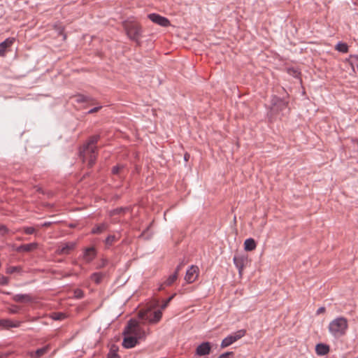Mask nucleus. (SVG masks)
I'll return each mask as SVG.
<instances>
[{
	"instance_id": "c85d7f7f",
	"label": "nucleus",
	"mask_w": 358,
	"mask_h": 358,
	"mask_svg": "<svg viewBox=\"0 0 358 358\" xmlns=\"http://www.w3.org/2000/svg\"><path fill=\"white\" fill-rule=\"evenodd\" d=\"M74 296L77 299H82L84 296V293L81 289H77L74 291Z\"/></svg>"
},
{
	"instance_id": "9d476101",
	"label": "nucleus",
	"mask_w": 358,
	"mask_h": 358,
	"mask_svg": "<svg viewBox=\"0 0 358 358\" xmlns=\"http://www.w3.org/2000/svg\"><path fill=\"white\" fill-rule=\"evenodd\" d=\"M124 338L122 341V346L124 348L129 349L132 348L136 345L138 343V339L136 337L133 336L131 334H124Z\"/></svg>"
},
{
	"instance_id": "72a5a7b5",
	"label": "nucleus",
	"mask_w": 358,
	"mask_h": 358,
	"mask_svg": "<svg viewBox=\"0 0 358 358\" xmlns=\"http://www.w3.org/2000/svg\"><path fill=\"white\" fill-rule=\"evenodd\" d=\"M128 210L127 208H116L111 212V215H113L115 214H120L122 212H123L124 210Z\"/></svg>"
},
{
	"instance_id": "aec40b11",
	"label": "nucleus",
	"mask_w": 358,
	"mask_h": 358,
	"mask_svg": "<svg viewBox=\"0 0 358 358\" xmlns=\"http://www.w3.org/2000/svg\"><path fill=\"white\" fill-rule=\"evenodd\" d=\"M37 245H38L36 243H29V244L22 245L18 248L17 251H19V252H22V251L30 252V251L36 249L37 248Z\"/></svg>"
},
{
	"instance_id": "f3484780",
	"label": "nucleus",
	"mask_w": 358,
	"mask_h": 358,
	"mask_svg": "<svg viewBox=\"0 0 358 358\" xmlns=\"http://www.w3.org/2000/svg\"><path fill=\"white\" fill-rule=\"evenodd\" d=\"M315 351L318 355H325L329 352V347L326 344L319 343L315 347Z\"/></svg>"
},
{
	"instance_id": "79ce46f5",
	"label": "nucleus",
	"mask_w": 358,
	"mask_h": 358,
	"mask_svg": "<svg viewBox=\"0 0 358 358\" xmlns=\"http://www.w3.org/2000/svg\"><path fill=\"white\" fill-rule=\"evenodd\" d=\"M9 311H10V313L15 314V313H17L18 312V308H17V307L15 306V307L10 308Z\"/></svg>"
},
{
	"instance_id": "0eeeda50",
	"label": "nucleus",
	"mask_w": 358,
	"mask_h": 358,
	"mask_svg": "<svg viewBox=\"0 0 358 358\" xmlns=\"http://www.w3.org/2000/svg\"><path fill=\"white\" fill-rule=\"evenodd\" d=\"M199 275V268L196 266L192 265L187 271L185 280L187 283L194 282Z\"/></svg>"
},
{
	"instance_id": "de8ad7c7",
	"label": "nucleus",
	"mask_w": 358,
	"mask_h": 358,
	"mask_svg": "<svg viewBox=\"0 0 358 358\" xmlns=\"http://www.w3.org/2000/svg\"><path fill=\"white\" fill-rule=\"evenodd\" d=\"M357 144H358V140H357Z\"/></svg>"
},
{
	"instance_id": "393cba45",
	"label": "nucleus",
	"mask_w": 358,
	"mask_h": 358,
	"mask_svg": "<svg viewBox=\"0 0 358 358\" xmlns=\"http://www.w3.org/2000/svg\"><path fill=\"white\" fill-rule=\"evenodd\" d=\"M107 229V225L105 223H102L96 227H94L92 230V234H101Z\"/></svg>"
},
{
	"instance_id": "473e14b6",
	"label": "nucleus",
	"mask_w": 358,
	"mask_h": 358,
	"mask_svg": "<svg viewBox=\"0 0 358 358\" xmlns=\"http://www.w3.org/2000/svg\"><path fill=\"white\" fill-rule=\"evenodd\" d=\"M122 169H123V166H120V165L115 166L113 168L112 173L113 174H118L120 173V170Z\"/></svg>"
},
{
	"instance_id": "6e6552de",
	"label": "nucleus",
	"mask_w": 358,
	"mask_h": 358,
	"mask_svg": "<svg viewBox=\"0 0 358 358\" xmlns=\"http://www.w3.org/2000/svg\"><path fill=\"white\" fill-rule=\"evenodd\" d=\"M76 246V242H68L62 243L57 250V253L59 255H68L75 249Z\"/></svg>"
},
{
	"instance_id": "a211bd4d",
	"label": "nucleus",
	"mask_w": 358,
	"mask_h": 358,
	"mask_svg": "<svg viewBox=\"0 0 358 358\" xmlns=\"http://www.w3.org/2000/svg\"><path fill=\"white\" fill-rule=\"evenodd\" d=\"M13 299L16 302H29L31 301L30 295L27 294H17L13 296Z\"/></svg>"
},
{
	"instance_id": "c9c22d12",
	"label": "nucleus",
	"mask_w": 358,
	"mask_h": 358,
	"mask_svg": "<svg viewBox=\"0 0 358 358\" xmlns=\"http://www.w3.org/2000/svg\"><path fill=\"white\" fill-rule=\"evenodd\" d=\"M65 317L63 313H55V316L53 318L56 320H63Z\"/></svg>"
},
{
	"instance_id": "4c0bfd02",
	"label": "nucleus",
	"mask_w": 358,
	"mask_h": 358,
	"mask_svg": "<svg viewBox=\"0 0 358 358\" xmlns=\"http://www.w3.org/2000/svg\"><path fill=\"white\" fill-rule=\"evenodd\" d=\"M233 355L232 352H225V353L220 355L218 358H228L229 355Z\"/></svg>"
},
{
	"instance_id": "2f4dec72",
	"label": "nucleus",
	"mask_w": 358,
	"mask_h": 358,
	"mask_svg": "<svg viewBox=\"0 0 358 358\" xmlns=\"http://www.w3.org/2000/svg\"><path fill=\"white\" fill-rule=\"evenodd\" d=\"M87 101V97L84 95H78L76 96V101L78 103L85 102Z\"/></svg>"
},
{
	"instance_id": "f257e3e1",
	"label": "nucleus",
	"mask_w": 358,
	"mask_h": 358,
	"mask_svg": "<svg viewBox=\"0 0 358 358\" xmlns=\"http://www.w3.org/2000/svg\"><path fill=\"white\" fill-rule=\"evenodd\" d=\"M99 135L92 136L89 141L83 145L80 150V156L84 162L87 161L88 166H92L96 162L97 147L96 144L99 141Z\"/></svg>"
},
{
	"instance_id": "2eb2a0df",
	"label": "nucleus",
	"mask_w": 358,
	"mask_h": 358,
	"mask_svg": "<svg viewBox=\"0 0 358 358\" xmlns=\"http://www.w3.org/2000/svg\"><path fill=\"white\" fill-rule=\"evenodd\" d=\"M20 325V322L13 321L8 319H0V327L6 329L18 327Z\"/></svg>"
},
{
	"instance_id": "a878e982",
	"label": "nucleus",
	"mask_w": 358,
	"mask_h": 358,
	"mask_svg": "<svg viewBox=\"0 0 358 358\" xmlns=\"http://www.w3.org/2000/svg\"><path fill=\"white\" fill-rule=\"evenodd\" d=\"M178 278L177 272H174L172 275H171L165 281V285L166 286L171 285Z\"/></svg>"
},
{
	"instance_id": "7ed1b4c3",
	"label": "nucleus",
	"mask_w": 358,
	"mask_h": 358,
	"mask_svg": "<svg viewBox=\"0 0 358 358\" xmlns=\"http://www.w3.org/2000/svg\"><path fill=\"white\" fill-rule=\"evenodd\" d=\"M141 322H138L136 320H130L128 322V324L125 327L123 334H131L133 336L136 337L138 340L145 339L146 337V332L141 327Z\"/></svg>"
},
{
	"instance_id": "ddd939ff",
	"label": "nucleus",
	"mask_w": 358,
	"mask_h": 358,
	"mask_svg": "<svg viewBox=\"0 0 358 358\" xmlns=\"http://www.w3.org/2000/svg\"><path fill=\"white\" fill-rule=\"evenodd\" d=\"M248 259L244 255H236L234 257V263L236 268L238 269L239 273H241L245 263L247 262Z\"/></svg>"
},
{
	"instance_id": "1a4fd4ad",
	"label": "nucleus",
	"mask_w": 358,
	"mask_h": 358,
	"mask_svg": "<svg viewBox=\"0 0 358 358\" xmlns=\"http://www.w3.org/2000/svg\"><path fill=\"white\" fill-rule=\"evenodd\" d=\"M148 17L152 22L162 27H167L170 24V22L166 17H162L156 13L150 14Z\"/></svg>"
},
{
	"instance_id": "a19ab883",
	"label": "nucleus",
	"mask_w": 358,
	"mask_h": 358,
	"mask_svg": "<svg viewBox=\"0 0 358 358\" xmlns=\"http://www.w3.org/2000/svg\"><path fill=\"white\" fill-rule=\"evenodd\" d=\"M101 108V106H98V107H94L92 109H90L89 111H88V113L91 114V113H96L97 112L100 108Z\"/></svg>"
},
{
	"instance_id": "c03bdc74",
	"label": "nucleus",
	"mask_w": 358,
	"mask_h": 358,
	"mask_svg": "<svg viewBox=\"0 0 358 358\" xmlns=\"http://www.w3.org/2000/svg\"><path fill=\"white\" fill-rule=\"evenodd\" d=\"M50 222H44L43 224H41V227H48L50 226Z\"/></svg>"
},
{
	"instance_id": "423d86ee",
	"label": "nucleus",
	"mask_w": 358,
	"mask_h": 358,
	"mask_svg": "<svg viewBox=\"0 0 358 358\" xmlns=\"http://www.w3.org/2000/svg\"><path fill=\"white\" fill-rule=\"evenodd\" d=\"M245 333L244 330H239L235 334L227 336L222 340L221 347L224 348L229 346L238 339L241 338L245 335Z\"/></svg>"
},
{
	"instance_id": "f8f14e48",
	"label": "nucleus",
	"mask_w": 358,
	"mask_h": 358,
	"mask_svg": "<svg viewBox=\"0 0 358 358\" xmlns=\"http://www.w3.org/2000/svg\"><path fill=\"white\" fill-rule=\"evenodd\" d=\"M96 252L94 247L87 248L83 252V258L86 263H90L96 257Z\"/></svg>"
},
{
	"instance_id": "bb28decb",
	"label": "nucleus",
	"mask_w": 358,
	"mask_h": 358,
	"mask_svg": "<svg viewBox=\"0 0 358 358\" xmlns=\"http://www.w3.org/2000/svg\"><path fill=\"white\" fill-rule=\"evenodd\" d=\"M115 241V236L113 235L108 236L106 239V244L111 245Z\"/></svg>"
},
{
	"instance_id": "37998d69",
	"label": "nucleus",
	"mask_w": 358,
	"mask_h": 358,
	"mask_svg": "<svg viewBox=\"0 0 358 358\" xmlns=\"http://www.w3.org/2000/svg\"><path fill=\"white\" fill-rule=\"evenodd\" d=\"M325 311V308L324 307H320V308L317 309V315H320L321 313H323Z\"/></svg>"
},
{
	"instance_id": "412c9836",
	"label": "nucleus",
	"mask_w": 358,
	"mask_h": 358,
	"mask_svg": "<svg viewBox=\"0 0 358 358\" xmlns=\"http://www.w3.org/2000/svg\"><path fill=\"white\" fill-rule=\"evenodd\" d=\"M256 248V243L252 238H248L244 242V249L246 251H252Z\"/></svg>"
},
{
	"instance_id": "4468645a",
	"label": "nucleus",
	"mask_w": 358,
	"mask_h": 358,
	"mask_svg": "<svg viewBox=\"0 0 358 358\" xmlns=\"http://www.w3.org/2000/svg\"><path fill=\"white\" fill-rule=\"evenodd\" d=\"M273 101V106L272 107H270V111H278V110H282L284 108L287 107V103L277 97H274L272 100Z\"/></svg>"
},
{
	"instance_id": "20e7f679",
	"label": "nucleus",
	"mask_w": 358,
	"mask_h": 358,
	"mask_svg": "<svg viewBox=\"0 0 358 358\" xmlns=\"http://www.w3.org/2000/svg\"><path fill=\"white\" fill-rule=\"evenodd\" d=\"M138 315L142 324H155L161 320L162 313L160 310H152L151 308H146L141 310Z\"/></svg>"
},
{
	"instance_id": "9b49d317",
	"label": "nucleus",
	"mask_w": 358,
	"mask_h": 358,
	"mask_svg": "<svg viewBox=\"0 0 358 358\" xmlns=\"http://www.w3.org/2000/svg\"><path fill=\"white\" fill-rule=\"evenodd\" d=\"M211 345L209 342H203L196 350V353L199 356L207 355L210 352Z\"/></svg>"
},
{
	"instance_id": "49530a36",
	"label": "nucleus",
	"mask_w": 358,
	"mask_h": 358,
	"mask_svg": "<svg viewBox=\"0 0 358 358\" xmlns=\"http://www.w3.org/2000/svg\"><path fill=\"white\" fill-rule=\"evenodd\" d=\"M187 155H185V159L187 160Z\"/></svg>"
},
{
	"instance_id": "39448f33",
	"label": "nucleus",
	"mask_w": 358,
	"mask_h": 358,
	"mask_svg": "<svg viewBox=\"0 0 358 358\" xmlns=\"http://www.w3.org/2000/svg\"><path fill=\"white\" fill-rule=\"evenodd\" d=\"M124 29L126 30L127 36L133 41H137L141 35V28L136 23H128L124 24Z\"/></svg>"
},
{
	"instance_id": "6ab92c4d",
	"label": "nucleus",
	"mask_w": 358,
	"mask_h": 358,
	"mask_svg": "<svg viewBox=\"0 0 358 358\" xmlns=\"http://www.w3.org/2000/svg\"><path fill=\"white\" fill-rule=\"evenodd\" d=\"M49 350V346L46 345L45 347H43L41 348H39L36 350L34 352H31V357L32 358H39L46 354Z\"/></svg>"
},
{
	"instance_id": "a18cd8bd",
	"label": "nucleus",
	"mask_w": 358,
	"mask_h": 358,
	"mask_svg": "<svg viewBox=\"0 0 358 358\" xmlns=\"http://www.w3.org/2000/svg\"><path fill=\"white\" fill-rule=\"evenodd\" d=\"M181 268V265H178L175 271V272H177V275H178V272Z\"/></svg>"
},
{
	"instance_id": "58836bf2",
	"label": "nucleus",
	"mask_w": 358,
	"mask_h": 358,
	"mask_svg": "<svg viewBox=\"0 0 358 358\" xmlns=\"http://www.w3.org/2000/svg\"><path fill=\"white\" fill-rule=\"evenodd\" d=\"M108 358H120V357L115 352H110L108 355Z\"/></svg>"
},
{
	"instance_id": "ea45409f",
	"label": "nucleus",
	"mask_w": 358,
	"mask_h": 358,
	"mask_svg": "<svg viewBox=\"0 0 358 358\" xmlns=\"http://www.w3.org/2000/svg\"><path fill=\"white\" fill-rule=\"evenodd\" d=\"M173 296H171V297H169V299H167V300L164 303V304H162V309H164V308H166V306H168V304H169V303L170 302V301L173 299Z\"/></svg>"
},
{
	"instance_id": "dca6fc26",
	"label": "nucleus",
	"mask_w": 358,
	"mask_h": 358,
	"mask_svg": "<svg viewBox=\"0 0 358 358\" xmlns=\"http://www.w3.org/2000/svg\"><path fill=\"white\" fill-rule=\"evenodd\" d=\"M14 41V38H8L0 43V56L4 55L6 48L11 46Z\"/></svg>"
},
{
	"instance_id": "4be33fe9",
	"label": "nucleus",
	"mask_w": 358,
	"mask_h": 358,
	"mask_svg": "<svg viewBox=\"0 0 358 358\" xmlns=\"http://www.w3.org/2000/svg\"><path fill=\"white\" fill-rule=\"evenodd\" d=\"M105 274L101 272H96L91 275V280L94 281L96 284H99L102 281L104 278Z\"/></svg>"
},
{
	"instance_id": "f03ea898",
	"label": "nucleus",
	"mask_w": 358,
	"mask_h": 358,
	"mask_svg": "<svg viewBox=\"0 0 358 358\" xmlns=\"http://www.w3.org/2000/svg\"><path fill=\"white\" fill-rule=\"evenodd\" d=\"M348 328V320L344 317H338L329 324V331L335 338H339L345 334Z\"/></svg>"
},
{
	"instance_id": "b1692460",
	"label": "nucleus",
	"mask_w": 358,
	"mask_h": 358,
	"mask_svg": "<svg viewBox=\"0 0 358 358\" xmlns=\"http://www.w3.org/2000/svg\"><path fill=\"white\" fill-rule=\"evenodd\" d=\"M335 49L340 52L346 53L348 51V46L345 43L339 42L336 45Z\"/></svg>"
},
{
	"instance_id": "f704fd0d",
	"label": "nucleus",
	"mask_w": 358,
	"mask_h": 358,
	"mask_svg": "<svg viewBox=\"0 0 358 358\" xmlns=\"http://www.w3.org/2000/svg\"><path fill=\"white\" fill-rule=\"evenodd\" d=\"M8 283V278H6L3 275H0V285H7Z\"/></svg>"
},
{
	"instance_id": "c756f323",
	"label": "nucleus",
	"mask_w": 358,
	"mask_h": 358,
	"mask_svg": "<svg viewBox=\"0 0 358 358\" xmlns=\"http://www.w3.org/2000/svg\"><path fill=\"white\" fill-rule=\"evenodd\" d=\"M20 269V268L19 267H17V266H10V267L7 268L6 272L8 273H10L11 274V273H15L16 271H19Z\"/></svg>"
},
{
	"instance_id": "e433bc0d",
	"label": "nucleus",
	"mask_w": 358,
	"mask_h": 358,
	"mask_svg": "<svg viewBox=\"0 0 358 358\" xmlns=\"http://www.w3.org/2000/svg\"><path fill=\"white\" fill-rule=\"evenodd\" d=\"M8 231V229L6 228V227L3 224H0V234L1 235H3L5 234H6Z\"/></svg>"
},
{
	"instance_id": "5701e85b",
	"label": "nucleus",
	"mask_w": 358,
	"mask_h": 358,
	"mask_svg": "<svg viewBox=\"0 0 358 358\" xmlns=\"http://www.w3.org/2000/svg\"><path fill=\"white\" fill-rule=\"evenodd\" d=\"M350 64L354 72H356L355 69L358 71V55L350 56Z\"/></svg>"
},
{
	"instance_id": "7c9ffc66",
	"label": "nucleus",
	"mask_w": 358,
	"mask_h": 358,
	"mask_svg": "<svg viewBox=\"0 0 358 358\" xmlns=\"http://www.w3.org/2000/svg\"><path fill=\"white\" fill-rule=\"evenodd\" d=\"M288 73L290 75L293 76L294 78H298L299 74H300V73L297 70H296L294 69H288Z\"/></svg>"
},
{
	"instance_id": "cd10ccee",
	"label": "nucleus",
	"mask_w": 358,
	"mask_h": 358,
	"mask_svg": "<svg viewBox=\"0 0 358 358\" xmlns=\"http://www.w3.org/2000/svg\"><path fill=\"white\" fill-rule=\"evenodd\" d=\"M23 230L26 234H33L36 232L35 229L32 227H25Z\"/></svg>"
}]
</instances>
